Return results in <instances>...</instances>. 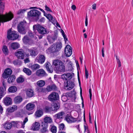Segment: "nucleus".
Wrapping results in <instances>:
<instances>
[{
  "mask_svg": "<svg viewBox=\"0 0 133 133\" xmlns=\"http://www.w3.org/2000/svg\"><path fill=\"white\" fill-rule=\"evenodd\" d=\"M61 78L64 81L65 89L68 90H71L75 86L74 79H71L72 75L70 73L65 74L62 75Z\"/></svg>",
  "mask_w": 133,
  "mask_h": 133,
  "instance_id": "obj_1",
  "label": "nucleus"
},
{
  "mask_svg": "<svg viewBox=\"0 0 133 133\" xmlns=\"http://www.w3.org/2000/svg\"><path fill=\"white\" fill-rule=\"evenodd\" d=\"M52 65L55 67L57 73H59L61 72H64L65 71L64 63L59 60H54L53 62Z\"/></svg>",
  "mask_w": 133,
  "mask_h": 133,
  "instance_id": "obj_2",
  "label": "nucleus"
},
{
  "mask_svg": "<svg viewBox=\"0 0 133 133\" xmlns=\"http://www.w3.org/2000/svg\"><path fill=\"white\" fill-rule=\"evenodd\" d=\"M12 29L8 30L7 38L8 39L15 40L18 39L19 35L17 32L15 31H12Z\"/></svg>",
  "mask_w": 133,
  "mask_h": 133,
  "instance_id": "obj_3",
  "label": "nucleus"
},
{
  "mask_svg": "<svg viewBox=\"0 0 133 133\" xmlns=\"http://www.w3.org/2000/svg\"><path fill=\"white\" fill-rule=\"evenodd\" d=\"M13 14L11 13L8 14L6 16L0 14V26L1 22H4L11 20L13 18Z\"/></svg>",
  "mask_w": 133,
  "mask_h": 133,
  "instance_id": "obj_4",
  "label": "nucleus"
},
{
  "mask_svg": "<svg viewBox=\"0 0 133 133\" xmlns=\"http://www.w3.org/2000/svg\"><path fill=\"white\" fill-rule=\"evenodd\" d=\"M41 14V12L36 10H30L28 13V16L30 17H34L36 20L39 19Z\"/></svg>",
  "mask_w": 133,
  "mask_h": 133,
  "instance_id": "obj_5",
  "label": "nucleus"
},
{
  "mask_svg": "<svg viewBox=\"0 0 133 133\" xmlns=\"http://www.w3.org/2000/svg\"><path fill=\"white\" fill-rule=\"evenodd\" d=\"M26 25V22L23 21L20 22L17 26L18 31L22 34H25L26 31L25 30V26Z\"/></svg>",
  "mask_w": 133,
  "mask_h": 133,
  "instance_id": "obj_6",
  "label": "nucleus"
},
{
  "mask_svg": "<svg viewBox=\"0 0 133 133\" xmlns=\"http://www.w3.org/2000/svg\"><path fill=\"white\" fill-rule=\"evenodd\" d=\"M25 53L23 50L20 49L16 51L15 53V55L18 59H23L24 58Z\"/></svg>",
  "mask_w": 133,
  "mask_h": 133,
  "instance_id": "obj_7",
  "label": "nucleus"
},
{
  "mask_svg": "<svg viewBox=\"0 0 133 133\" xmlns=\"http://www.w3.org/2000/svg\"><path fill=\"white\" fill-rule=\"evenodd\" d=\"M59 98L58 94L55 92H53L50 94L48 96V99L51 102H54L58 100Z\"/></svg>",
  "mask_w": 133,
  "mask_h": 133,
  "instance_id": "obj_8",
  "label": "nucleus"
},
{
  "mask_svg": "<svg viewBox=\"0 0 133 133\" xmlns=\"http://www.w3.org/2000/svg\"><path fill=\"white\" fill-rule=\"evenodd\" d=\"M57 35L56 34H54L51 35H48L47 39L49 42L50 43H52L57 39Z\"/></svg>",
  "mask_w": 133,
  "mask_h": 133,
  "instance_id": "obj_9",
  "label": "nucleus"
},
{
  "mask_svg": "<svg viewBox=\"0 0 133 133\" xmlns=\"http://www.w3.org/2000/svg\"><path fill=\"white\" fill-rule=\"evenodd\" d=\"M28 51L29 53L30 56L32 57H35L38 54V51L36 48H32L28 49Z\"/></svg>",
  "mask_w": 133,
  "mask_h": 133,
  "instance_id": "obj_10",
  "label": "nucleus"
},
{
  "mask_svg": "<svg viewBox=\"0 0 133 133\" xmlns=\"http://www.w3.org/2000/svg\"><path fill=\"white\" fill-rule=\"evenodd\" d=\"M23 41L26 44L31 45L34 43L33 40L29 38L28 36L26 35L23 38Z\"/></svg>",
  "mask_w": 133,
  "mask_h": 133,
  "instance_id": "obj_11",
  "label": "nucleus"
},
{
  "mask_svg": "<svg viewBox=\"0 0 133 133\" xmlns=\"http://www.w3.org/2000/svg\"><path fill=\"white\" fill-rule=\"evenodd\" d=\"M64 52L65 54L67 57H69L71 55L72 51L70 45H68L66 46Z\"/></svg>",
  "mask_w": 133,
  "mask_h": 133,
  "instance_id": "obj_12",
  "label": "nucleus"
},
{
  "mask_svg": "<svg viewBox=\"0 0 133 133\" xmlns=\"http://www.w3.org/2000/svg\"><path fill=\"white\" fill-rule=\"evenodd\" d=\"M36 29L40 34L44 35L47 33L45 28L39 25H38L36 26Z\"/></svg>",
  "mask_w": 133,
  "mask_h": 133,
  "instance_id": "obj_13",
  "label": "nucleus"
},
{
  "mask_svg": "<svg viewBox=\"0 0 133 133\" xmlns=\"http://www.w3.org/2000/svg\"><path fill=\"white\" fill-rule=\"evenodd\" d=\"M12 73V71L11 69L9 68L5 69L3 74L2 77L4 78H7L9 76L11 75Z\"/></svg>",
  "mask_w": 133,
  "mask_h": 133,
  "instance_id": "obj_14",
  "label": "nucleus"
},
{
  "mask_svg": "<svg viewBox=\"0 0 133 133\" xmlns=\"http://www.w3.org/2000/svg\"><path fill=\"white\" fill-rule=\"evenodd\" d=\"M36 74L37 76L41 77L47 75L45 71L42 69L38 70L36 71Z\"/></svg>",
  "mask_w": 133,
  "mask_h": 133,
  "instance_id": "obj_15",
  "label": "nucleus"
},
{
  "mask_svg": "<svg viewBox=\"0 0 133 133\" xmlns=\"http://www.w3.org/2000/svg\"><path fill=\"white\" fill-rule=\"evenodd\" d=\"M65 114V113L64 111H61L56 114L54 116V118L56 119L62 120Z\"/></svg>",
  "mask_w": 133,
  "mask_h": 133,
  "instance_id": "obj_16",
  "label": "nucleus"
},
{
  "mask_svg": "<svg viewBox=\"0 0 133 133\" xmlns=\"http://www.w3.org/2000/svg\"><path fill=\"white\" fill-rule=\"evenodd\" d=\"M12 123L13 126L14 127H16L18 128H23L22 127L23 123L22 121H12Z\"/></svg>",
  "mask_w": 133,
  "mask_h": 133,
  "instance_id": "obj_17",
  "label": "nucleus"
},
{
  "mask_svg": "<svg viewBox=\"0 0 133 133\" xmlns=\"http://www.w3.org/2000/svg\"><path fill=\"white\" fill-rule=\"evenodd\" d=\"M20 47L19 44L17 42H13L10 44L9 48L10 49L14 50L18 49Z\"/></svg>",
  "mask_w": 133,
  "mask_h": 133,
  "instance_id": "obj_18",
  "label": "nucleus"
},
{
  "mask_svg": "<svg viewBox=\"0 0 133 133\" xmlns=\"http://www.w3.org/2000/svg\"><path fill=\"white\" fill-rule=\"evenodd\" d=\"M56 47V43L53 44L47 50L48 52L50 53L57 52Z\"/></svg>",
  "mask_w": 133,
  "mask_h": 133,
  "instance_id": "obj_19",
  "label": "nucleus"
},
{
  "mask_svg": "<svg viewBox=\"0 0 133 133\" xmlns=\"http://www.w3.org/2000/svg\"><path fill=\"white\" fill-rule=\"evenodd\" d=\"M23 100L22 97L19 96H17L14 99V102L16 104H19L21 103Z\"/></svg>",
  "mask_w": 133,
  "mask_h": 133,
  "instance_id": "obj_20",
  "label": "nucleus"
},
{
  "mask_svg": "<svg viewBox=\"0 0 133 133\" xmlns=\"http://www.w3.org/2000/svg\"><path fill=\"white\" fill-rule=\"evenodd\" d=\"M48 92L52 91H56L57 90V87L55 84H53L50 85H49L46 87Z\"/></svg>",
  "mask_w": 133,
  "mask_h": 133,
  "instance_id": "obj_21",
  "label": "nucleus"
},
{
  "mask_svg": "<svg viewBox=\"0 0 133 133\" xmlns=\"http://www.w3.org/2000/svg\"><path fill=\"white\" fill-rule=\"evenodd\" d=\"M45 67L47 71L49 73H52L53 71V69L52 68H50L51 66L50 63L48 62H47L45 64Z\"/></svg>",
  "mask_w": 133,
  "mask_h": 133,
  "instance_id": "obj_22",
  "label": "nucleus"
},
{
  "mask_svg": "<svg viewBox=\"0 0 133 133\" xmlns=\"http://www.w3.org/2000/svg\"><path fill=\"white\" fill-rule=\"evenodd\" d=\"M36 59L37 62L41 64L43 63L45 60L44 56L42 55H39L38 57L36 58Z\"/></svg>",
  "mask_w": 133,
  "mask_h": 133,
  "instance_id": "obj_23",
  "label": "nucleus"
},
{
  "mask_svg": "<svg viewBox=\"0 0 133 133\" xmlns=\"http://www.w3.org/2000/svg\"><path fill=\"white\" fill-rule=\"evenodd\" d=\"M4 103L6 106H8L12 104V100L11 98L9 97H5L4 100Z\"/></svg>",
  "mask_w": 133,
  "mask_h": 133,
  "instance_id": "obj_24",
  "label": "nucleus"
},
{
  "mask_svg": "<svg viewBox=\"0 0 133 133\" xmlns=\"http://www.w3.org/2000/svg\"><path fill=\"white\" fill-rule=\"evenodd\" d=\"M35 105L33 103H29L26 106V109L28 111H31L33 110L35 108Z\"/></svg>",
  "mask_w": 133,
  "mask_h": 133,
  "instance_id": "obj_25",
  "label": "nucleus"
},
{
  "mask_svg": "<svg viewBox=\"0 0 133 133\" xmlns=\"http://www.w3.org/2000/svg\"><path fill=\"white\" fill-rule=\"evenodd\" d=\"M26 94L27 96L29 97H31L34 95L33 90L31 89H28L26 92Z\"/></svg>",
  "mask_w": 133,
  "mask_h": 133,
  "instance_id": "obj_26",
  "label": "nucleus"
},
{
  "mask_svg": "<svg viewBox=\"0 0 133 133\" xmlns=\"http://www.w3.org/2000/svg\"><path fill=\"white\" fill-rule=\"evenodd\" d=\"M17 106L16 105H13L12 107L8 108L7 110L9 112L11 113L14 112L17 109Z\"/></svg>",
  "mask_w": 133,
  "mask_h": 133,
  "instance_id": "obj_27",
  "label": "nucleus"
},
{
  "mask_svg": "<svg viewBox=\"0 0 133 133\" xmlns=\"http://www.w3.org/2000/svg\"><path fill=\"white\" fill-rule=\"evenodd\" d=\"M40 126V124L38 122H35V123L32 124V128L34 131L37 130L39 129Z\"/></svg>",
  "mask_w": 133,
  "mask_h": 133,
  "instance_id": "obj_28",
  "label": "nucleus"
},
{
  "mask_svg": "<svg viewBox=\"0 0 133 133\" xmlns=\"http://www.w3.org/2000/svg\"><path fill=\"white\" fill-rule=\"evenodd\" d=\"M29 68L33 71H35L39 69L40 67V65L37 64H30Z\"/></svg>",
  "mask_w": 133,
  "mask_h": 133,
  "instance_id": "obj_29",
  "label": "nucleus"
},
{
  "mask_svg": "<svg viewBox=\"0 0 133 133\" xmlns=\"http://www.w3.org/2000/svg\"><path fill=\"white\" fill-rule=\"evenodd\" d=\"M59 108V106L58 104H57L56 103H54L52 105L51 107V110L52 111L56 112L57 111Z\"/></svg>",
  "mask_w": 133,
  "mask_h": 133,
  "instance_id": "obj_30",
  "label": "nucleus"
},
{
  "mask_svg": "<svg viewBox=\"0 0 133 133\" xmlns=\"http://www.w3.org/2000/svg\"><path fill=\"white\" fill-rule=\"evenodd\" d=\"M48 124L47 123L42 122V129H41V131L43 132H46L48 127Z\"/></svg>",
  "mask_w": 133,
  "mask_h": 133,
  "instance_id": "obj_31",
  "label": "nucleus"
},
{
  "mask_svg": "<svg viewBox=\"0 0 133 133\" xmlns=\"http://www.w3.org/2000/svg\"><path fill=\"white\" fill-rule=\"evenodd\" d=\"M5 3L0 1V14H2L4 9Z\"/></svg>",
  "mask_w": 133,
  "mask_h": 133,
  "instance_id": "obj_32",
  "label": "nucleus"
},
{
  "mask_svg": "<svg viewBox=\"0 0 133 133\" xmlns=\"http://www.w3.org/2000/svg\"><path fill=\"white\" fill-rule=\"evenodd\" d=\"M43 114V111L42 109L37 110L35 112V115L37 117H40Z\"/></svg>",
  "mask_w": 133,
  "mask_h": 133,
  "instance_id": "obj_33",
  "label": "nucleus"
},
{
  "mask_svg": "<svg viewBox=\"0 0 133 133\" xmlns=\"http://www.w3.org/2000/svg\"><path fill=\"white\" fill-rule=\"evenodd\" d=\"M16 77L14 75H11L9 77L8 79V82L9 83H11L15 81Z\"/></svg>",
  "mask_w": 133,
  "mask_h": 133,
  "instance_id": "obj_34",
  "label": "nucleus"
},
{
  "mask_svg": "<svg viewBox=\"0 0 133 133\" xmlns=\"http://www.w3.org/2000/svg\"><path fill=\"white\" fill-rule=\"evenodd\" d=\"M12 126H13L12 122L11 123H7L5 124L4 125V127L6 129H11Z\"/></svg>",
  "mask_w": 133,
  "mask_h": 133,
  "instance_id": "obj_35",
  "label": "nucleus"
},
{
  "mask_svg": "<svg viewBox=\"0 0 133 133\" xmlns=\"http://www.w3.org/2000/svg\"><path fill=\"white\" fill-rule=\"evenodd\" d=\"M17 90V88L15 86H12L9 87L8 89V91L9 92L11 93H14Z\"/></svg>",
  "mask_w": 133,
  "mask_h": 133,
  "instance_id": "obj_36",
  "label": "nucleus"
},
{
  "mask_svg": "<svg viewBox=\"0 0 133 133\" xmlns=\"http://www.w3.org/2000/svg\"><path fill=\"white\" fill-rule=\"evenodd\" d=\"M45 82L44 81L41 80L38 81L37 82V84L39 87H41L44 86Z\"/></svg>",
  "mask_w": 133,
  "mask_h": 133,
  "instance_id": "obj_37",
  "label": "nucleus"
},
{
  "mask_svg": "<svg viewBox=\"0 0 133 133\" xmlns=\"http://www.w3.org/2000/svg\"><path fill=\"white\" fill-rule=\"evenodd\" d=\"M23 71L27 75L29 76L31 75V70L26 68H24L23 69Z\"/></svg>",
  "mask_w": 133,
  "mask_h": 133,
  "instance_id": "obj_38",
  "label": "nucleus"
},
{
  "mask_svg": "<svg viewBox=\"0 0 133 133\" xmlns=\"http://www.w3.org/2000/svg\"><path fill=\"white\" fill-rule=\"evenodd\" d=\"M44 123H50L52 122V119L49 117H45L44 119Z\"/></svg>",
  "mask_w": 133,
  "mask_h": 133,
  "instance_id": "obj_39",
  "label": "nucleus"
},
{
  "mask_svg": "<svg viewBox=\"0 0 133 133\" xmlns=\"http://www.w3.org/2000/svg\"><path fill=\"white\" fill-rule=\"evenodd\" d=\"M50 130L52 133H56V132L57 128L54 125H51Z\"/></svg>",
  "mask_w": 133,
  "mask_h": 133,
  "instance_id": "obj_40",
  "label": "nucleus"
},
{
  "mask_svg": "<svg viewBox=\"0 0 133 133\" xmlns=\"http://www.w3.org/2000/svg\"><path fill=\"white\" fill-rule=\"evenodd\" d=\"M4 90L2 87H0V100L4 95Z\"/></svg>",
  "mask_w": 133,
  "mask_h": 133,
  "instance_id": "obj_41",
  "label": "nucleus"
},
{
  "mask_svg": "<svg viewBox=\"0 0 133 133\" xmlns=\"http://www.w3.org/2000/svg\"><path fill=\"white\" fill-rule=\"evenodd\" d=\"M56 47L57 51H58L60 50L62 47V44L61 43H58L57 44H56Z\"/></svg>",
  "mask_w": 133,
  "mask_h": 133,
  "instance_id": "obj_42",
  "label": "nucleus"
},
{
  "mask_svg": "<svg viewBox=\"0 0 133 133\" xmlns=\"http://www.w3.org/2000/svg\"><path fill=\"white\" fill-rule=\"evenodd\" d=\"M44 16L46 17L49 20L52 21L53 20V17L50 14H46V15H45Z\"/></svg>",
  "mask_w": 133,
  "mask_h": 133,
  "instance_id": "obj_43",
  "label": "nucleus"
},
{
  "mask_svg": "<svg viewBox=\"0 0 133 133\" xmlns=\"http://www.w3.org/2000/svg\"><path fill=\"white\" fill-rule=\"evenodd\" d=\"M24 81V78L22 77H20L17 79V83H22Z\"/></svg>",
  "mask_w": 133,
  "mask_h": 133,
  "instance_id": "obj_44",
  "label": "nucleus"
},
{
  "mask_svg": "<svg viewBox=\"0 0 133 133\" xmlns=\"http://www.w3.org/2000/svg\"><path fill=\"white\" fill-rule=\"evenodd\" d=\"M2 51L4 54H5L8 52V49L7 47L5 45H3L2 49Z\"/></svg>",
  "mask_w": 133,
  "mask_h": 133,
  "instance_id": "obj_45",
  "label": "nucleus"
},
{
  "mask_svg": "<svg viewBox=\"0 0 133 133\" xmlns=\"http://www.w3.org/2000/svg\"><path fill=\"white\" fill-rule=\"evenodd\" d=\"M26 9H19L17 13V14L18 15H19L23 13L26 11Z\"/></svg>",
  "mask_w": 133,
  "mask_h": 133,
  "instance_id": "obj_46",
  "label": "nucleus"
},
{
  "mask_svg": "<svg viewBox=\"0 0 133 133\" xmlns=\"http://www.w3.org/2000/svg\"><path fill=\"white\" fill-rule=\"evenodd\" d=\"M20 61H19L18 60H15L13 62L14 64L16 65H17L20 64Z\"/></svg>",
  "mask_w": 133,
  "mask_h": 133,
  "instance_id": "obj_47",
  "label": "nucleus"
},
{
  "mask_svg": "<svg viewBox=\"0 0 133 133\" xmlns=\"http://www.w3.org/2000/svg\"><path fill=\"white\" fill-rule=\"evenodd\" d=\"M64 125L63 123H62L59 125V130H64Z\"/></svg>",
  "mask_w": 133,
  "mask_h": 133,
  "instance_id": "obj_48",
  "label": "nucleus"
},
{
  "mask_svg": "<svg viewBox=\"0 0 133 133\" xmlns=\"http://www.w3.org/2000/svg\"><path fill=\"white\" fill-rule=\"evenodd\" d=\"M70 116L67 115L66 116L65 119L66 121L69 123H70L71 121H70Z\"/></svg>",
  "mask_w": 133,
  "mask_h": 133,
  "instance_id": "obj_49",
  "label": "nucleus"
},
{
  "mask_svg": "<svg viewBox=\"0 0 133 133\" xmlns=\"http://www.w3.org/2000/svg\"><path fill=\"white\" fill-rule=\"evenodd\" d=\"M61 32L64 37L65 42H66V41H68V38H66V35L65 34L63 30H62V31Z\"/></svg>",
  "mask_w": 133,
  "mask_h": 133,
  "instance_id": "obj_50",
  "label": "nucleus"
},
{
  "mask_svg": "<svg viewBox=\"0 0 133 133\" xmlns=\"http://www.w3.org/2000/svg\"><path fill=\"white\" fill-rule=\"evenodd\" d=\"M84 132H87V133H90V131H89L88 130V127H87L85 125H84Z\"/></svg>",
  "mask_w": 133,
  "mask_h": 133,
  "instance_id": "obj_51",
  "label": "nucleus"
},
{
  "mask_svg": "<svg viewBox=\"0 0 133 133\" xmlns=\"http://www.w3.org/2000/svg\"><path fill=\"white\" fill-rule=\"evenodd\" d=\"M70 121H71L70 123L74 122L77 121L76 118H74L70 116Z\"/></svg>",
  "mask_w": 133,
  "mask_h": 133,
  "instance_id": "obj_52",
  "label": "nucleus"
},
{
  "mask_svg": "<svg viewBox=\"0 0 133 133\" xmlns=\"http://www.w3.org/2000/svg\"><path fill=\"white\" fill-rule=\"evenodd\" d=\"M62 100L64 102L66 101L68 99V98L67 96H63L61 97Z\"/></svg>",
  "mask_w": 133,
  "mask_h": 133,
  "instance_id": "obj_53",
  "label": "nucleus"
},
{
  "mask_svg": "<svg viewBox=\"0 0 133 133\" xmlns=\"http://www.w3.org/2000/svg\"><path fill=\"white\" fill-rule=\"evenodd\" d=\"M28 119L27 117H26L23 121V124L22 125V127L23 128H24V125L25 123H26V122L28 121Z\"/></svg>",
  "mask_w": 133,
  "mask_h": 133,
  "instance_id": "obj_54",
  "label": "nucleus"
},
{
  "mask_svg": "<svg viewBox=\"0 0 133 133\" xmlns=\"http://www.w3.org/2000/svg\"><path fill=\"white\" fill-rule=\"evenodd\" d=\"M85 76L86 78L88 79V70H87L86 68L85 65Z\"/></svg>",
  "mask_w": 133,
  "mask_h": 133,
  "instance_id": "obj_55",
  "label": "nucleus"
},
{
  "mask_svg": "<svg viewBox=\"0 0 133 133\" xmlns=\"http://www.w3.org/2000/svg\"><path fill=\"white\" fill-rule=\"evenodd\" d=\"M28 34L29 36L31 38H33L34 37V34L31 31H28Z\"/></svg>",
  "mask_w": 133,
  "mask_h": 133,
  "instance_id": "obj_56",
  "label": "nucleus"
},
{
  "mask_svg": "<svg viewBox=\"0 0 133 133\" xmlns=\"http://www.w3.org/2000/svg\"><path fill=\"white\" fill-rule=\"evenodd\" d=\"M45 10L47 11H50L51 12H52V11L50 9V8L48 7L47 6L45 5Z\"/></svg>",
  "mask_w": 133,
  "mask_h": 133,
  "instance_id": "obj_57",
  "label": "nucleus"
},
{
  "mask_svg": "<svg viewBox=\"0 0 133 133\" xmlns=\"http://www.w3.org/2000/svg\"><path fill=\"white\" fill-rule=\"evenodd\" d=\"M45 20V19L44 17H42L38 21L40 22L41 23H43L44 22Z\"/></svg>",
  "mask_w": 133,
  "mask_h": 133,
  "instance_id": "obj_58",
  "label": "nucleus"
},
{
  "mask_svg": "<svg viewBox=\"0 0 133 133\" xmlns=\"http://www.w3.org/2000/svg\"><path fill=\"white\" fill-rule=\"evenodd\" d=\"M89 97L91 101V97L92 96V94L91 93V89L90 88L89 89Z\"/></svg>",
  "mask_w": 133,
  "mask_h": 133,
  "instance_id": "obj_59",
  "label": "nucleus"
},
{
  "mask_svg": "<svg viewBox=\"0 0 133 133\" xmlns=\"http://www.w3.org/2000/svg\"><path fill=\"white\" fill-rule=\"evenodd\" d=\"M36 89L38 92H42V88H39V87L37 88Z\"/></svg>",
  "mask_w": 133,
  "mask_h": 133,
  "instance_id": "obj_60",
  "label": "nucleus"
},
{
  "mask_svg": "<svg viewBox=\"0 0 133 133\" xmlns=\"http://www.w3.org/2000/svg\"><path fill=\"white\" fill-rule=\"evenodd\" d=\"M88 25V18L87 15L85 17V25L86 26H87Z\"/></svg>",
  "mask_w": 133,
  "mask_h": 133,
  "instance_id": "obj_61",
  "label": "nucleus"
},
{
  "mask_svg": "<svg viewBox=\"0 0 133 133\" xmlns=\"http://www.w3.org/2000/svg\"><path fill=\"white\" fill-rule=\"evenodd\" d=\"M68 67L70 68V69H71L72 68V63L71 62H69L68 64Z\"/></svg>",
  "mask_w": 133,
  "mask_h": 133,
  "instance_id": "obj_62",
  "label": "nucleus"
},
{
  "mask_svg": "<svg viewBox=\"0 0 133 133\" xmlns=\"http://www.w3.org/2000/svg\"><path fill=\"white\" fill-rule=\"evenodd\" d=\"M24 62L25 63H28L30 62V60L29 58H27L24 60Z\"/></svg>",
  "mask_w": 133,
  "mask_h": 133,
  "instance_id": "obj_63",
  "label": "nucleus"
},
{
  "mask_svg": "<svg viewBox=\"0 0 133 133\" xmlns=\"http://www.w3.org/2000/svg\"><path fill=\"white\" fill-rule=\"evenodd\" d=\"M17 133H25V132L23 130H19L17 131Z\"/></svg>",
  "mask_w": 133,
  "mask_h": 133,
  "instance_id": "obj_64",
  "label": "nucleus"
}]
</instances>
